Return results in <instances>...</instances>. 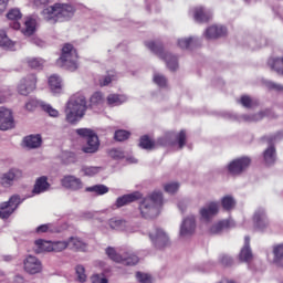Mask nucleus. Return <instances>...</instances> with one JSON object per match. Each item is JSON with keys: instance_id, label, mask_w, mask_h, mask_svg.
Segmentation results:
<instances>
[{"instance_id": "16", "label": "nucleus", "mask_w": 283, "mask_h": 283, "mask_svg": "<svg viewBox=\"0 0 283 283\" xmlns=\"http://www.w3.org/2000/svg\"><path fill=\"white\" fill-rule=\"evenodd\" d=\"M212 17L211 10L205 9V7H196L193 9V19L197 23H207Z\"/></svg>"}, {"instance_id": "17", "label": "nucleus", "mask_w": 283, "mask_h": 283, "mask_svg": "<svg viewBox=\"0 0 283 283\" xmlns=\"http://www.w3.org/2000/svg\"><path fill=\"white\" fill-rule=\"evenodd\" d=\"M196 232V217L190 216L184 219L180 235H192Z\"/></svg>"}, {"instance_id": "10", "label": "nucleus", "mask_w": 283, "mask_h": 283, "mask_svg": "<svg viewBox=\"0 0 283 283\" xmlns=\"http://www.w3.org/2000/svg\"><path fill=\"white\" fill-rule=\"evenodd\" d=\"M23 178V171L18 168H11L8 172H4L0 178L2 187H12L15 180Z\"/></svg>"}, {"instance_id": "27", "label": "nucleus", "mask_w": 283, "mask_h": 283, "mask_svg": "<svg viewBox=\"0 0 283 283\" xmlns=\"http://www.w3.org/2000/svg\"><path fill=\"white\" fill-rule=\"evenodd\" d=\"M34 244H35V249H34L35 253H44L45 251L48 253L52 252V241H45L43 239H39V240H35Z\"/></svg>"}, {"instance_id": "62", "label": "nucleus", "mask_w": 283, "mask_h": 283, "mask_svg": "<svg viewBox=\"0 0 283 283\" xmlns=\"http://www.w3.org/2000/svg\"><path fill=\"white\" fill-rule=\"evenodd\" d=\"M50 3V0H34L33 4L35 8H45Z\"/></svg>"}, {"instance_id": "44", "label": "nucleus", "mask_w": 283, "mask_h": 283, "mask_svg": "<svg viewBox=\"0 0 283 283\" xmlns=\"http://www.w3.org/2000/svg\"><path fill=\"white\" fill-rule=\"evenodd\" d=\"M70 247V243L67 241H55L51 243V251L55 253H61V251H65Z\"/></svg>"}, {"instance_id": "4", "label": "nucleus", "mask_w": 283, "mask_h": 283, "mask_svg": "<svg viewBox=\"0 0 283 283\" xmlns=\"http://www.w3.org/2000/svg\"><path fill=\"white\" fill-rule=\"evenodd\" d=\"M176 143L179 149H182L187 145V130L181 129L177 135L174 132H167L164 137L157 139V145L160 147H167V145L174 147Z\"/></svg>"}, {"instance_id": "9", "label": "nucleus", "mask_w": 283, "mask_h": 283, "mask_svg": "<svg viewBox=\"0 0 283 283\" xmlns=\"http://www.w3.org/2000/svg\"><path fill=\"white\" fill-rule=\"evenodd\" d=\"M8 129H14V117L12 116V109L2 108L0 111V130L8 132Z\"/></svg>"}, {"instance_id": "34", "label": "nucleus", "mask_w": 283, "mask_h": 283, "mask_svg": "<svg viewBox=\"0 0 283 283\" xmlns=\"http://www.w3.org/2000/svg\"><path fill=\"white\" fill-rule=\"evenodd\" d=\"M123 103H127V96L120 94H109L107 96L108 105H123Z\"/></svg>"}, {"instance_id": "39", "label": "nucleus", "mask_w": 283, "mask_h": 283, "mask_svg": "<svg viewBox=\"0 0 283 283\" xmlns=\"http://www.w3.org/2000/svg\"><path fill=\"white\" fill-rule=\"evenodd\" d=\"M139 147H142V149L151 150L154 149V147H156V142L149 138L148 135H144L139 139Z\"/></svg>"}, {"instance_id": "29", "label": "nucleus", "mask_w": 283, "mask_h": 283, "mask_svg": "<svg viewBox=\"0 0 283 283\" xmlns=\"http://www.w3.org/2000/svg\"><path fill=\"white\" fill-rule=\"evenodd\" d=\"M24 36H32L36 32V20L28 18L24 22V28L21 30Z\"/></svg>"}, {"instance_id": "37", "label": "nucleus", "mask_w": 283, "mask_h": 283, "mask_svg": "<svg viewBox=\"0 0 283 283\" xmlns=\"http://www.w3.org/2000/svg\"><path fill=\"white\" fill-rule=\"evenodd\" d=\"M268 65L274 70L277 74H282L283 70V57H275V59H270L268 61Z\"/></svg>"}, {"instance_id": "23", "label": "nucleus", "mask_w": 283, "mask_h": 283, "mask_svg": "<svg viewBox=\"0 0 283 283\" xmlns=\"http://www.w3.org/2000/svg\"><path fill=\"white\" fill-rule=\"evenodd\" d=\"M227 34V28L222 25H212L209 27L206 32V39H220V36H224Z\"/></svg>"}, {"instance_id": "54", "label": "nucleus", "mask_w": 283, "mask_h": 283, "mask_svg": "<svg viewBox=\"0 0 283 283\" xmlns=\"http://www.w3.org/2000/svg\"><path fill=\"white\" fill-rule=\"evenodd\" d=\"M112 81H116V75H114L113 73H108L106 76H103L99 80V85L101 87H107V85H109Z\"/></svg>"}, {"instance_id": "19", "label": "nucleus", "mask_w": 283, "mask_h": 283, "mask_svg": "<svg viewBox=\"0 0 283 283\" xmlns=\"http://www.w3.org/2000/svg\"><path fill=\"white\" fill-rule=\"evenodd\" d=\"M233 228H235V221H233L231 219H224V220H221L218 223L213 224L210 228V233L218 234V233H222V231H227V230L233 229Z\"/></svg>"}, {"instance_id": "30", "label": "nucleus", "mask_w": 283, "mask_h": 283, "mask_svg": "<svg viewBox=\"0 0 283 283\" xmlns=\"http://www.w3.org/2000/svg\"><path fill=\"white\" fill-rule=\"evenodd\" d=\"M23 143L29 149H36V147H41V135L27 136L24 137Z\"/></svg>"}, {"instance_id": "48", "label": "nucleus", "mask_w": 283, "mask_h": 283, "mask_svg": "<svg viewBox=\"0 0 283 283\" xmlns=\"http://www.w3.org/2000/svg\"><path fill=\"white\" fill-rule=\"evenodd\" d=\"M25 107H52V105L45 104V102H43L36 97H32L25 104Z\"/></svg>"}, {"instance_id": "14", "label": "nucleus", "mask_w": 283, "mask_h": 283, "mask_svg": "<svg viewBox=\"0 0 283 283\" xmlns=\"http://www.w3.org/2000/svg\"><path fill=\"white\" fill-rule=\"evenodd\" d=\"M142 198H143V193H140L139 191H135L133 193L118 197L115 205L117 209H120V207H125L126 205H132V202H136Z\"/></svg>"}, {"instance_id": "38", "label": "nucleus", "mask_w": 283, "mask_h": 283, "mask_svg": "<svg viewBox=\"0 0 283 283\" xmlns=\"http://www.w3.org/2000/svg\"><path fill=\"white\" fill-rule=\"evenodd\" d=\"M108 224L111 229H114L115 231H123L127 227V221L123 219L112 218L109 219Z\"/></svg>"}, {"instance_id": "60", "label": "nucleus", "mask_w": 283, "mask_h": 283, "mask_svg": "<svg viewBox=\"0 0 283 283\" xmlns=\"http://www.w3.org/2000/svg\"><path fill=\"white\" fill-rule=\"evenodd\" d=\"M36 233H50L52 231V224L46 223V224H41L36 228Z\"/></svg>"}, {"instance_id": "18", "label": "nucleus", "mask_w": 283, "mask_h": 283, "mask_svg": "<svg viewBox=\"0 0 283 283\" xmlns=\"http://www.w3.org/2000/svg\"><path fill=\"white\" fill-rule=\"evenodd\" d=\"M66 107H87V98L85 97V94L82 92L73 94L69 98Z\"/></svg>"}, {"instance_id": "40", "label": "nucleus", "mask_w": 283, "mask_h": 283, "mask_svg": "<svg viewBox=\"0 0 283 283\" xmlns=\"http://www.w3.org/2000/svg\"><path fill=\"white\" fill-rule=\"evenodd\" d=\"M85 191L94 192L97 196H105V193H109V188L105 185H95L93 187H87Z\"/></svg>"}, {"instance_id": "20", "label": "nucleus", "mask_w": 283, "mask_h": 283, "mask_svg": "<svg viewBox=\"0 0 283 283\" xmlns=\"http://www.w3.org/2000/svg\"><path fill=\"white\" fill-rule=\"evenodd\" d=\"M253 222L255 229L259 231H264L269 227V219L266 218V212L264 210H258L253 216Z\"/></svg>"}, {"instance_id": "63", "label": "nucleus", "mask_w": 283, "mask_h": 283, "mask_svg": "<svg viewBox=\"0 0 283 283\" xmlns=\"http://www.w3.org/2000/svg\"><path fill=\"white\" fill-rule=\"evenodd\" d=\"M221 264L224 266H231V264H233V260L230 256L223 255L221 256Z\"/></svg>"}, {"instance_id": "21", "label": "nucleus", "mask_w": 283, "mask_h": 283, "mask_svg": "<svg viewBox=\"0 0 283 283\" xmlns=\"http://www.w3.org/2000/svg\"><path fill=\"white\" fill-rule=\"evenodd\" d=\"M21 17H23V14H21V10H19V8H13L9 10L7 13V19H9V21H12L10 23V28H12L13 30H21V23H19V21H21Z\"/></svg>"}, {"instance_id": "42", "label": "nucleus", "mask_w": 283, "mask_h": 283, "mask_svg": "<svg viewBox=\"0 0 283 283\" xmlns=\"http://www.w3.org/2000/svg\"><path fill=\"white\" fill-rule=\"evenodd\" d=\"M274 262L277 266H283V243L274 248Z\"/></svg>"}, {"instance_id": "3", "label": "nucleus", "mask_w": 283, "mask_h": 283, "mask_svg": "<svg viewBox=\"0 0 283 283\" xmlns=\"http://www.w3.org/2000/svg\"><path fill=\"white\" fill-rule=\"evenodd\" d=\"M76 59H78V56L76 55L74 46L72 44H65L62 48V54L56 63L60 67H65L66 70H70V72H75V70H78Z\"/></svg>"}, {"instance_id": "15", "label": "nucleus", "mask_w": 283, "mask_h": 283, "mask_svg": "<svg viewBox=\"0 0 283 283\" xmlns=\"http://www.w3.org/2000/svg\"><path fill=\"white\" fill-rule=\"evenodd\" d=\"M66 114V122L74 124L78 123L83 116H85V108L81 109L78 107H66L65 108Z\"/></svg>"}, {"instance_id": "58", "label": "nucleus", "mask_w": 283, "mask_h": 283, "mask_svg": "<svg viewBox=\"0 0 283 283\" xmlns=\"http://www.w3.org/2000/svg\"><path fill=\"white\" fill-rule=\"evenodd\" d=\"M265 86L268 90H273L274 92H283V85L272 81H266Z\"/></svg>"}, {"instance_id": "57", "label": "nucleus", "mask_w": 283, "mask_h": 283, "mask_svg": "<svg viewBox=\"0 0 283 283\" xmlns=\"http://www.w3.org/2000/svg\"><path fill=\"white\" fill-rule=\"evenodd\" d=\"M136 279L140 283H151V275L143 272L136 273Z\"/></svg>"}, {"instance_id": "33", "label": "nucleus", "mask_w": 283, "mask_h": 283, "mask_svg": "<svg viewBox=\"0 0 283 283\" xmlns=\"http://www.w3.org/2000/svg\"><path fill=\"white\" fill-rule=\"evenodd\" d=\"M0 48L14 51V42L8 38L6 31H0Z\"/></svg>"}, {"instance_id": "11", "label": "nucleus", "mask_w": 283, "mask_h": 283, "mask_svg": "<svg viewBox=\"0 0 283 283\" xmlns=\"http://www.w3.org/2000/svg\"><path fill=\"white\" fill-rule=\"evenodd\" d=\"M149 238L157 249H165V247H169L171 244L169 235H167V233L161 229H156L155 234L150 233Z\"/></svg>"}, {"instance_id": "1", "label": "nucleus", "mask_w": 283, "mask_h": 283, "mask_svg": "<svg viewBox=\"0 0 283 283\" xmlns=\"http://www.w3.org/2000/svg\"><path fill=\"white\" fill-rule=\"evenodd\" d=\"M76 9L72 4L55 3L42 10V15L49 23H63L70 21L74 17Z\"/></svg>"}, {"instance_id": "43", "label": "nucleus", "mask_w": 283, "mask_h": 283, "mask_svg": "<svg viewBox=\"0 0 283 283\" xmlns=\"http://www.w3.org/2000/svg\"><path fill=\"white\" fill-rule=\"evenodd\" d=\"M240 105L243 107H253V105H260V102L249 95H242L240 98Z\"/></svg>"}, {"instance_id": "45", "label": "nucleus", "mask_w": 283, "mask_h": 283, "mask_svg": "<svg viewBox=\"0 0 283 283\" xmlns=\"http://www.w3.org/2000/svg\"><path fill=\"white\" fill-rule=\"evenodd\" d=\"M221 205L226 211H231L235 207V199L231 196H226L221 199Z\"/></svg>"}, {"instance_id": "24", "label": "nucleus", "mask_w": 283, "mask_h": 283, "mask_svg": "<svg viewBox=\"0 0 283 283\" xmlns=\"http://www.w3.org/2000/svg\"><path fill=\"white\" fill-rule=\"evenodd\" d=\"M140 214L144 218H153L154 211H156V206L149 202V199H144L139 205Z\"/></svg>"}, {"instance_id": "64", "label": "nucleus", "mask_w": 283, "mask_h": 283, "mask_svg": "<svg viewBox=\"0 0 283 283\" xmlns=\"http://www.w3.org/2000/svg\"><path fill=\"white\" fill-rule=\"evenodd\" d=\"M10 0H0V14H3L6 12V8H8V2Z\"/></svg>"}, {"instance_id": "26", "label": "nucleus", "mask_w": 283, "mask_h": 283, "mask_svg": "<svg viewBox=\"0 0 283 283\" xmlns=\"http://www.w3.org/2000/svg\"><path fill=\"white\" fill-rule=\"evenodd\" d=\"M200 43V40L195 36L179 39L178 45L181 50H191V48H196Z\"/></svg>"}, {"instance_id": "7", "label": "nucleus", "mask_w": 283, "mask_h": 283, "mask_svg": "<svg viewBox=\"0 0 283 283\" xmlns=\"http://www.w3.org/2000/svg\"><path fill=\"white\" fill-rule=\"evenodd\" d=\"M251 166V158L249 157H240L237 159H233L228 165V171L231 174V176H240L243 171H247L249 167Z\"/></svg>"}, {"instance_id": "41", "label": "nucleus", "mask_w": 283, "mask_h": 283, "mask_svg": "<svg viewBox=\"0 0 283 283\" xmlns=\"http://www.w3.org/2000/svg\"><path fill=\"white\" fill-rule=\"evenodd\" d=\"M145 200H149V202L156 207L158 205H163V192L154 191L150 196L144 198Z\"/></svg>"}, {"instance_id": "50", "label": "nucleus", "mask_w": 283, "mask_h": 283, "mask_svg": "<svg viewBox=\"0 0 283 283\" xmlns=\"http://www.w3.org/2000/svg\"><path fill=\"white\" fill-rule=\"evenodd\" d=\"M106 255H108L109 260H113V262H117L118 264L123 261V255L116 253V250L112 247L106 249Z\"/></svg>"}, {"instance_id": "6", "label": "nucleus", "mask_w": 283, "mask_h": 283, "mask_svg": "<svg viewBox=\"0 0 283 283\" xmlns=\"http://www.w3.org/2000/svg\"><path fill=\"white\" fill-rule=\"evenodd\" d=\"M21 205V197L13 195L8 201L0 203V219L8 220Z\"/></svg>"}, {"instance_id": "51", "label": "nucleus", "mask_w": 283, "mask_h": 283, "mask_svg": "<svg viewBox=\"0 0 283 283\" xmlns=\"http://www.w3.org/2000/svg\"><path fill=\"white\" fill-rule=\"evenodd\" d=\"M75 273L77 275V281H80L81 283L87 282V274H85V266L76 265Z\"/></svg>"}, {"instance_id": "32", "label": "nucleus", "mask_w": 283, "mask_h": 283, "mask_svg": "<svg viewBox=\"0 0 283 283\" xmlns=\"http://www.w3.org/2000/svg\"><path fill=\"white\" fill-rule=\"evenodd\" d=\"M62 81L61 77L56 74L51 75L49 77V85L51 87V91L53 92V94H60L61 93V85Z\"/></svg>"}, {"instance_id": "12", "label": "nucleus", "mask_w": 283, "mask_h": 283, "mask_svg": "<svg viewBox=\"0 0 283 283\" xmlns=\"http://www.w3.org/2000/svg\"><path fill=\"white\" fill-rule=\"evenodd\" d=\"M43 266L41 265V261L36 259L35 256L29 255L24 260V270L27 273H30V275H36V273H41Z\"/></svg>"}, {"instance_id": "35", "label": "nucleus", "mask_w": 283, "mask_h": 283, "mask_svg": "<svg viewBox=\"0 0 283 283\" xmlns=\"http://www.w3.org/2000/svg\"><path fill=\"white\" fill-rule=\"evenodd\" d=\"M67 244L73 251H85L87 249V245L78 238H70Z\"/></svg>"}, {"instance_id": "56", "label": "nucleus", "mask_w": 283, "mask_h": 283, "mask_svg": "<svg viewBox=\"0 0 283 283\" xmlns=\"http://www.w3.org/2000/svg\"><path fill=\"white\" fill-rule=\"evenodd\" d=\"M82 171L84 174V176H96V174H98L101 171V167H83Z\"/></svg>"}, {"instance_id": "55", "label": "nucleus", "mask_w": 283, "mask_h": 283, "mask_svg": "<svg viewBox=\"0 0 283 283\" xmlns=\"http://www.w3.org/2000/svg\"><path fill=\"white\" fill-rule=\"evenodd\" d=\"M154 83L158 85V87H167V77H165L161 74H155L154 75Z\"/></svg>"}, {"instance_id": "28", "label": "nucleus", "mask_w": 283, "mask_h": 283, "mask_svg": "<svg viewBox=\"0 0 283 283\" xmlns=\"http://www.w3.org/2000/svg\"><path fill=\"white\" fill-rule=\"evenodd\" d=\"M138 262H139L138 255L126 252L122 254V261H119V264H124V266H136Z\"/></svg>"}, {"instance_id": "49", "label": "nucleus", "mask_w": 283, "mask_h": 283, "mask_svg": "<svg viewBox=\"0 0 283 283\" xmlns=\"http://www.w3.org/2000/svg\"><path fill=\"white\" fill-rule=\"evenodd\" d=\"M27 63L29 67H32V70H41L45 61H43V59L32 57V59H28Z\"/></svg>"}, {"instance_id": "46", "label": "nucleus", "mask_w": 283, "mask_h": 283, "mask_svg": "<svg viewBox=\"0 0 283 283\" xmlns=\"http://www.w3.org/2000/svg\"><path fill=\"white\" fill-rule=\"evenodd\" d=\"M132 136V133L125 129H118L115 132L114 139L117 140V143H123Z\"/></svg>"}, {"instance_id": "2", "label": "nucleus", "mask_w": 283, "mask_h": 283, "mask_svg": "<svg viewBox=\"0 0 283 283\" xmlns=\"http://www.w3.org/2000/svg\"><path fill=\"white\" fill-rule=\"evenodd\" d=\"M146 48L148 50L153 51L154 54H157L160 56V59H164L166 61V65L170 72H176L178 70V57L171 53H166L165 48L163 46V43L160 42H146Z\"/></svg>"}, {"instance_id": "22", "label": "nucleus", "mask_w": 283, "mask_h": 283, "mask_svg": "<svg viewBox=\"0 0 283 283\" xmlns=\"http://www.w3.org/2000/svg\"><path fill=\"white\" fill-rule=\"evenodd\" d=\"M48 189H50V182L48 181V177L42 176L35 180L32 193L34 196H39L40 193H45V191H48Z\"/></svg>"}, {"instance_id": "31", "label": "nucleus", "mask_w": 283, "mask_h": 283, "mask_svg": "<svg viewBox=\"0 0 283 283\" xmlns=\"http://www.w3.org/2000/svg\"><path fill=\"white\" fill-rule=\"evenodd\" d=\"M105 103V95L101 91L94 92L90 97V107H98Z\"/></svg>"}, {"instance_id": "47", "label": "nucleus", "mask_w": 283, "mask_h": 283, "mask_svg": "<svg viewBox=\"0 0 283 283\" xmlns=\"http://www.w3.org/2000/svg\"><path fill=\"white\" fill-rule=\"evenodd\" d=\"M239 259L241 262H251L253 260V253L251 252V248H242Z\"/></svg>"}, {"instance_id": "59", "label": "nucleus", "mask_w": 283, "mask_h": 283, "mask_svg": "<svg viewBox=\"0 0 283 283\" xmlns=\"http://www.w3.org/2000/svg\"><path fill=\"white\" fill-rule=\"evenodd\" d=\"M92 283H108V280L103 274H94L91 276Z\"/></svg>"}, {"instance_id": "5", "label": "nucleus", "mask_w": 283, "mask_h": 283, "mask_svg": "<svg viewBox=\"0 0 283 283\" xmlns=\"http://www.w3.org/2000/svg\"><path fill=\"white\" fill-rule=\"evenodd\" d=\"M76 134L82 138H87L86 145L82 148L84 154H96L98 147H101V142L98 140V135L90 128L76 129Z\"/></svg>"}, {"instance_id": "61", "label": "nucleus", "mask_w": 283, "mask_h": 283, "mask_svg": "<svg viewBox=\"0 0 283 283\" xmlns=\"http://www.w3.org/2000/svg\"><path fill=\"white\" fill-rule=\"evenodd\" d=\"M43 109H44L45 114H49V116H51V118H57L59 111H56V108H54V107H44Z\"/></svg>"}, {"instance_id": "53", "label": "nucleus", "mask_w": 283, "mask_h": 283, "mask_svg": "<svg viewBox=\"0 0 283 283\" xmlns=\"http://www.w3.org/2000/svg\"><path fill=\"white\" fill-rule=\"evenodd\" d=\"M178 189H180V184L178 182H168L164 185V190L166 191V193H176Z\"/></svg>"}, {"instance_id": "8", "label": "nucleus", "mask_w": 283, "mask_h": 283, "mask_svg": "<svg viewBox=\"0 0 283 283\" xmlns=\"http://www.w3.org/2000/svg\"><path fill=\"white\" fill-rule=\"evenodd\" d=\"M34 90H36V76L34 74L28 75L18 84V93L21 94V96H28V94H31Z\"/></svg>"}, {"instance_id": "36", "label": "nucleus", "mask_w": 283, "mask_h": 283, "mask_svg": "<svg viewBox=\"0 0 283 283\" xmlns=\"http://www.w3.org/2000/svg\"><path fill=\"white\" fill-rule=\"evenodd\" d=\"M263 158L266 165H274L276 157H275V146H270L263 153Z\"/></svg>"}, {"instance_id": "52", "label": "nucleus", "mask_w": 283, "mask_h": 283, "mask_svg": "<svg viewBox=\"0 0 283 283\" xmlns=\"http://www.w3.org/2000/svg\"><path fill=\"white\" fill-rule=\"evenodd\" d=\"M108 156H111L113 160H123V158H125V151L118 148H113L108 151Z\"/></svg>"}, {"instance_id": "13", "label": "nucleus", "mask_w": 283, "mask_h": 283, "mask_svg": "<svg viewBox=\"0 0 283 283\" xmlns=\"http://www.w3.org/2000/svg\"><path fill=\"white\" fill-rule=\"evenodd\" d=\"M61 185L62 187H65V189H71V191H78V189H83V181L71 175L64 176L61 180Z\"/></svg>"}, {"instance_id": "25", "label": "nucleus", "mask_w": 283, "mask_h": 283, "mask_svg": "<svg viewBox=\"0 0 283 283\" xmlns=\"http://www.w3.org/2000/svg\"><path fill=\"white\" fill-rule=\"evenodd\" d=\"M218 213V203L211 202L209 203L208 208H202L200 210V216L202 220H206V222H209L213 216Z\"/></svg>"}]
</instances>
